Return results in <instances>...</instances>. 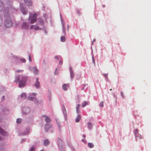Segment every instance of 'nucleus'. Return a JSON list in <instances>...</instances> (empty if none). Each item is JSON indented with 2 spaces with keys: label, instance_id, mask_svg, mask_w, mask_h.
<instances>
[{
  "label": "nucleus",
  "instance_id": "1",
  "mask_svg": "<svg viewBox=\"0 0 151 151\" xmlns=\"http://www.w3.org/2000/svg\"><path fill=\"white\" fill-rule=\"evenodd\" d=\"M27 79V77L25 76H17L16 77L15 82H17L19 80V86L21 88L24 87L25 85Z\"/></svg>",
  "mask_w": 151,
  "mask_h": 151
},
{
  "label": "nucleus",
  "instance_id": "2",
  "mask_svg": "<svg viewBox=\"0 0 151 151\" xmlns=\"http://www.w3.org/2000/svg\"><path fill=\"white\" fill-rule=\"evenodd\" d=\"M37 16V14L35 13H34L33 14L30 15L29 20L30 21L31 24H33L36 21Z\"/></svg>",
  "mask_w": 151,
  "mask_h": 151
},
{
  "label": "nucleus",
  "instance_id": "3",
  "mask_svg": "<svg viewBox=\"0 0 151 151\" xmlns=\"http://www.w3.org/2000/svg\"><path fill=\"white\" fill-rule=\"evenodd\" d=\"M4 25L7 27H9L11 26L12 25V22H11L10 19L6 20L5 21Z\"/></svg>",
  "mask_w": 151,
  "mask_h": 151
},
{
  "label": "nucleus",
  "instance_id": "4",
  "mask_svg": "<svg viewBox=\"0 0 151 151\" xmlns=\"http://www.w3.org/2000/svg\"><path fill=\"white\" fill-rule=\"evenodd\" d=\"M134 133L137 140L142 138V136L138 133V130L137 129H135Z\"/></svg>",
  "mask_w": 151,
  "mask_h": 151
},
{
  "label": "nucleus",
  "instance_id": "5",
  "mask_svg": "<svg viewBox=\"0 0 151 151\" xmlns=\"http://www.w3.org/2000/svg\"><path fill=\"white\" fill-rule=\"evenodd\" d=\"M21 8V10L22 13L24 14H26L27 12V10L26 8L24 6H22V4L20 5Z\"/></svg>",
  "mask_w": 151,
  "mask_h": 151
},
{
  "label": "nucleus",
  "instance_id": "6",
  "mask_svg": "<svg viewBox=\"0 0 151 151\" xmlns=\"http://www.w3.org/2000/svg\"><path fill=\"white\" fill-rule=\"evenodd\" d=\"M30 112V109L28 107L24 108L23 109V113L24 114H26Z\"/></svg>",
  "mask_w": 151,
  "mask_h": 151
},
{
  "label": "nucleus",
  "instance_id": "7",
  "mask_svg": "<svg viewBox=\"0 0 151 151\" xmlns=\"http://www.w3.org/2000/svg\"><path fill=\"white\" fill-rule=\"evenodd\" d=\"M25 4L27 6H29L32 5V3L30 0H24Z\"/></svg>",
  "mask_w": 151,
  "mask_h": 151
},
{
  "label": "nucleus",
  "instance_id": "8",
  "mask_svg": "<svg viewBox=\"0 0 151 151\" xmlns=\"http://www.w3.org/2000/svg\"><path fill=\"white\" fill-rule=\"evenodd\" d=\"M30 29H34L35 30H38L40 29L39 27L37 25H32L30 27Z\"/></svg>",
  "mask_w": 151,
  "mask_h": 151
},
{
  "label": "nucleus",
  "instance_id": "9",
  "mask_svg": "<svg viewBox=\"0 0 151 151\" xmlns=\"http://www.w3.org/2000/svg\"><path fill=\"white\" fill-rule=\"evenodd\" d=\"M28 25L26 23H24L22 25V28L24 29H27L28 28Z\"/></svg>",
  "mask_w": 151,
  "mask_h": 151
},
{
  "label": "nucleus",
  "instance_id": "10",
  "mask_svg": "<svg viewBox=\"0 0 151 151\" xmlns=\"http://www.w3.org/2000/svg\"><path fill=\"white\" fill-rule=\"evenodd\" d=\"M42 116L43 117H45V120L46 122H49L51 121V119L48 116H46L45 115H43Z\"/></svg>",
  "mask_w": 151,
  "mask_h": 151
},
{
  "label": "nucleus",
  "instance_id": "11",
  "mask_svg": "<svg viewBox=\"0 0 151 151\" xmlns=\"http://www.w3.org/2000/svg\"><path fill=\"white\" fill-rule=\"evenodd\" d=\"M27 99L28 100L30 101H33L34 102H35V101H36V99L35 97H33L30 96L28 97H27Z\"/></svg>",
  "mask_w": 151,
  "mask_h": 151
},
{
  "label": "nucleus",
  "instance_id": "12",
  "mask_svg": "<svg viewBox=\"0 0 151 151\" xmlns=\"http://www.w3.org/2000/svg\"><path fill=\"white\" fill-rule=\"evenodd\" d=\"M69 87L68 85L66 84H63L62 86L63 89V90L65 91H66L67 90V88H68Z\"/></svg>",
  "mask_w": 151,
  "mask_h": 151
},
{
  "label": "nucleus",
  "instance_id": "13",
  "mask_svg": "<svg viewBox=\"0 0 151 151\" xmlns=\"http://www.w3.org/2000/svg\"><path fill=\"white\" fill-rule=\"evenodd\" d=\"M35 86L37 88H38L40 86V83L38 81V78H36V81L35 84Z\"/></svg>",
  "mask_w": 151,
  "mask_h": 151
},
{
  "label": "nucleus",
  "instance_id": "14",
  "mask_svg": "<svg viewBox=\"0 0 151 151\" xmlns=\"http://www.w3.org/2000/svg\"><path fill=\"white\" fill-rule=\"evenodd\" d=\"M51 127V126L50 125L48 124H46L45 125V131L47 132L48 131V130L47 129L50 128Z\"/></svg>",
  "mask_w": 151,
  "mask_h": 151
},
{
  "label": "nucleus",
  "instance_id": "15",
  "mask_svg": "<svg viewBox=\"0 0 151 151\" xmlns=\"http://www.w3.org/2000/svg\"><path fill=\"white\" fill-rule=\"evenodd\" d=\"M70 76L71 78H73L74 76V73L71 67L70 68Z\"/></svg>",
  "mask_w": 151,
  "mask_h": 151
},
{
  "label": "nucleus",
  "instance_id": "16",
  "mask_svg": "<svg viewBox=\"0 0 151 151\" xmlns=\"http://www.w3.org/2000/svg\"><path fill=\"white\" fill-rule=\"evenodd\" d=\"M81 119V116L80 115H78L75 120L76 122H79L80 119Z\"/></svg>",
  "mask_w": 151,
  "mask_h": 151
},
{
  "label": "nucleus",
  "instance_id": "17",
  "mask_svg": "<svg viewBox=\"0 0 151 151\" xmlns=\"http://www.w3.org/2000/svg\"><path fill=\"white\" fill-rule=\"evenodd\" d=\"M44 143L45 145H47L49 144L50 142L48 140L46 139L44 141Z\"/></svg>",
  "mask_w": 151,
  "mask_h": 151
},
{
  "label": "nucleus",
  "instance_id": "18",
  "mask_svg": "<svg viewBox=\"0 0 151 151\" xmlns=\"http://www.w3.org/2000/svg\"><path fill=\"white\" fill-rule=\"evenodd\" d=\"M88 146L90 148H92L94 146L93 144L91 143H88Z\"/></svg>",
  "mask_w": 151,
  "mask_h": 151
},
{
  "label": "nucleus",
  "instance_id": "19",
  "mask_svg": "<svg viewBox=\"0 0 151 151\" xmlns=\"http://www.w3.org/2000/svg\"><path fill=\"white\" fill-rule=\"evenodd\" d=\"M21 96L22 99H24L26 97V94L25 93H22L21 95Z\"/></svg>",
  "mask_w": 151,
  "mask_h": 151
},
{
  "label": "nucleus",
  "instance_id": "20",
  "mask_svg": "<svg viewBox=\"0 0 151 151\" xmlns=\"http://www.w3.org/2000/svg\"><path fill=\"white\" fill-rule=\"evenodd\" d=\"M33 69L34 73L35 74H37L38 72V70L37 68L35 67H34Z\"/></svg>",
  "mask_w": 151,
  "mask_h": 151
},
{
  "label": "nucleus",
  "instance_id": "21",
  "mask_svg": "<svg viewBox=\"0 0 151 151\" xmlns=\"http://www.w3.org/2000/svg\"><path fill=\"white\" fill-rule=\"evenodd\" d=\"M5 132L0 127V134L4 135V133Z\"/></svg>",
  "mask_w": 151,
  "mask_h": 151
},
{
  "label": "nucleus",
  "instance_id": "22",
  "mask_svg": "<svg viewBox=\"0 0 151 151\" xmlns=\"http://www.w3.org/2000/svg\"><path fill=\"white\" fill-rule=\"evenodd\" d=\"M36 148L34 146H32L29 150V151H35Z\"/></svg>",
  "mask_w": 151,
  "mask_h": 151
},
{
  "label": "nucleus",
  "instance_id": "23",
  "mask_svg": "<svg viewBox=\"0 0 151 151\" xmlns=\"http://www.w3.org/2000/svg\"><path fill=\"white\" fill-rule=\"evenodd\" d=\"M60 40L61 42H64L65 40V38L64 37L62 36L61 37Z\"/></svg>",
  "mask_w": 151,
  "mask_h": 151
},
{
  "label": "nucleus",
  "instance_id": "24",
  "mask_svg": "<svg viewBox=\"0 0 151 151\" xmlns=\"http://www.w3.org/2000/svg\"><path fill=\"white\" fill-rule=\"evenodd\" d=\"M87 102L86 101L83 102L82 105V107H84L87 104Z\"/></svg>",
  "mask_w": 151,
  "mask_h": 151
},
{
  "label": "nucleus",
  "instance_id": "25",
  "mask_svg": "<svg viewBox=\"0 0 151 151\" xmlns=\"http://www.w3.org/2000/svg\"><path fill=\"white\" fill-rule=\"evenodd\" d=\"M88 127L89 129H91L92 127V125L90 123H88Z\"/></svg>",
  "mask_w": 151,
  "mask_h": 151
},
{
  "label": "nucleus",
  "instance_id": "26",
  "mask_svg": "<svg viewBox=\"0 0 151 151\" xmlns=\"http://www.w3.org/2000/svg\"><path fill=\"white\" fill-rule=\"evenodd\" d=\"M22 121V119H18L17 120L16 122L17 123L19 124Z\"/></svg>",
  "mask_w": 151,
  "mask_h": 151
},
{
  "label": "nucleus",
  "instance_id": "27",
  "mask_svg": "<svg viewBox=\"0 0 151 151\" xmlns=\"http://www.w3.org/2000/svg\"><path fill=\"white\" fill-rule=\"evenodd\" d=\"M80 106H81L80 104H78L77 105V106L76 109V111L78 113V110L79 109V108L80 107Z\"/></svg>",
  "mask_w": 151,
  "mask_h": 151
},
{
  "label": "nucleus",
  "instance_id": "28",
  "mask_svg": "<svg viewBox=\"0 0 151 151\" xmlns=\"http://www.w3.org/2000/svg\"><path fill=\"white\" fill-rule=\"evenodd\" d=\"M3 8V4L2 2H0V11H1Z\"/></svg>",
  "mask_w": 151,
  "mask_h": 151
},
{
  "label": "nucleus",
  "instance_id": "29",
  "mask_svg": "<svg viewBox=\"0 0 151 151\" xmlns=\"http://www.w3.org/2000/svg\"><path fill=\"white\" fill-rule=\"evenodd\" d=\"M39 22L41 24L43 25L44 23V21L42 19H41L40 20Z\"/></svg>",
  "mask_w": 151,
  "mask_h": 151
},
{
  "label": "nucleus",
  "instance_id": "30",
  "mask_svg": "<svg viewBox=\"0 0 151 151\" xmlns=\"http://www.w3.org/2000/svg\"><path fill=\"white\" fill-rule=\"evenodd\" d=\"M103 104L104 102L103 101H101L99 104L100 106L101 107H103L104 106Z\"/></svg>",
  "mask_w": 151,
  "mask_h": 151
},
{
  "label": "nucleus",
  "instance_id": "31",
  "mask_svg": "<svg viewBox=\"0 0 151 151\" xmlns=\"http://www.w3.org/2000/svg\"><path fill=\"white\" fill-rule=\"evenodd\" d=\"M2 18L0 17V26H1L2 24Z\"/></svg>",
  "mask_w": 151,
  "mask_h": 151
},
{
  "label": "nucleus",
  "instance_id": "32",
  "mask_svg": "<svg viewBox=\"0 0 151 151\" xmlns=\"http://www.w3.org/2000/svg\"><path fill=\"white\" fill-rule=\"evenodd\" d=\"M20 60L22 62L24 63L26 62V60L24 58L21 59Z\"/></svg>",
  "mask_w": 151,
  "mask_h": 151
},
{
  "label": "nucleus",
  "instance_id": "33",
  "mask_svg": "<svg viewBox=\"0 0 151 151\" xmlns=\"http://www.w3.org/2000/svg\"><path fill=\"white\" fill-rule=\"evenodd\" d=\"M63 31L64 33H65V27L63 24Z\"/></svg>",
  "mask_w": 151,
  "mask_h": 151
},
{
  "label": "nucleus",
  "instance_id": "34",
  "mask_svg": "<svg viewBox=\"0 0 151 151\" xmlns=\"http://www.w3.org/2000/svg\"><path fill=\"white\" fill-rule=\"evenodd\" d=\"M121 94L123 98L124 97V94L123 92L122 91L121 92Z\"/></svg>",
  "mask_w": 151,
  "mask_h": 151
},
{
  "label": "nucleus",
  "instance_id": "35",
  "mask_svg": "<svg viewBox=\"0 0 151 151\" xmlns=\"http://www.w3.org/2000/svg\"><path fill=\"white\" fill-rule=\"evenodd\" d=\"M57 124H58V125L59 127V129H60V123H59L57 122Z\"/></svg>",
  "mask_w": 151,
  "mask_h": 151
},
{
  "label": "nucleus",
  "instance_id": "36",
  "mask_svg": "<svg viewBox=\"0 0 151 151\" xmlns=\"http://www.w3.org/2000/svg\"><path fill=\"white\" fill-rule=\"evenodd\" d=\"M29 60L30 61V62H31V56H30V55H29Z\"/></svg>",
  "mask_w": 151,
  "mask_h": 151
},
{
  "label": "nucleus",
  "instance_id": "37",
  "mask_svg": "<svg viewBox=\"0 0 151 151\" xmlns=\"http://www.w3.org/2000/svg\"><path fill=\"white\" fill-rule=\"evenodd\" d=\"M29 129H27V133H26L24 134L25 135L27 134L29 132Z\"/></svg>",
  "mask_w": 151,
  "mask_h": 151
},
{
  "label": "nucleus",
  "instance_id": "38",
  "mask_svg": "<svg viewBox=\"0 0 151 151\" xmlns=\"http://www.w3.org/2000/svg\"><path fill=\"white\" fill-rule=\"evenodd\" d=\"M37 95V94L36 93H32V95L34 96H36Z\"/></svg>",
  "mask_w": 151,
  "mask_h": 151
},
{
  "label": "nucleus",
  "instance_id": "39",
  "mask_svg": "<svg viewBox=\"0 0 151 151\" xmlns=\"http://www.w3.org/2000/svg\"><path fill=\"white\" fill-rule=\"evenodd\" d=\"M55 58L56 59H57V60L58 59V57L57 56H55Z\"/></svg>",
  "mask_w": 151,
  "mask_h": 151
},
{
  "label": "nucleus",
  "instance_id": "40",
  "mask_svg": "<svg viewBox=\"0 0 151 151\" xmlns=\"http://www.w3.org/2000/svg\"><path fill=\"white\" fill-rule=\"evenodd\" d=\"M62 62L61 61H60L59 62V64L60 65H62Z\"/></svg>",
  "mask_w": 151,
  "mask_h": 151
},
{
  "label": "nucleus",
  "instance_id": "41",
  "mask_svg": "<svg viewBox=\"0 0 151 151\" xmlns=\"http://www.w3.org/2000/svg\"><path fill=\"white\" fill-rule=\"evenodd\" d=\"M58 142H60V141H61V140L60 139H58Z\"/></svg>",
  "mask_w": 151,
  "mask_h": 151
},
{
  "label": "nucleus",
  "instance_id": "42",
  "mask_svg": "<svg viewBox=\"0 0 151 151\" xmlns=\"http://www.w3.org/2000/svg\"><path fill=\"white\" fill-rule=\"evenodd\" d=\"M93 61L94 63V64H95V62H94V59H93Z\"/></svg>",
  "mask_w": 151,
  "mask_h": 151
},
{
  "label": "nucleus",
  "instance_id": "43",
  "mask_svg": "<svg viewBox=\"0 0 151 151\" xmlns=\"http://www.w3.org/2000/svg\"><path fill=\"white\" fill-rule=\"evenodd\" d=\"M96 41V39H94L93 40V42H94Z\"/></svg>",
  "mask_w": 151,
  "mask_h": 151
},
{
  "label": "nucleus",
  "instance_id": "44",
  "mask_svg": "<svg viewBox=\"0 0 151 151\" xmlns=\"http://www.w3.org/2000/svg\"><path fill=\"white\" fill-rule=\"evenodd\" d=\"M83 137L84 138H85V135H83Z\"/></svg>",
  "mask_w": 151,
  "mask_h": 151
},
{
  "label": "nucleus",
  "instance_id": "45",
  "mask_svg": "<svg viewBox=\"0 0 151 151\" xmlns=\"http://www.w3.org/2000/svg\"><path fill=\"white\" fill-rule=\"evenodd\" d=\"M82 141H83V142H84V139H82Z\"/></svg>",
  "mask_w": 151,
  "mask_h": 151
},
{
  "label": "nucleus",
  "instance_id": "46",
  "mask_svg": "<svg viewBox=\"0 0 151 151\" xmlns=\"http://www.w3.org/2000/svg\"><path fill=\"white\" fill-rule=\"evenodd\" d=\"M107 75H106L105 76V77H107Z\"/></svg>",
  "mask_w": 151,
  "mask_h": 151
},
{
  "label": "nucleus",
  "instance_id": "47",
  "mask_svg": "<svg viewBox=\"0 0 151 151\" xmlns=\"http://www.w3.org/2000/svg\"><path fill=\"white\" fill-rule=\"evenodd\" d=\"M4 97H4V96H3V98L4 99Z\"/></svg>",
  "mask_w": 151,
  "mask_h": 151
},
{
  "label": "nucleus",
  "instance_id": "48",
  "mask_svg": "<svg viewBox=\"0 0 151 151\" xmlns=\"http://www.w3.org/2000/svg\"><path fill=\"white\" fill-rule=\"evenodd\" d=\"M40 151H44L43 150H41Z\"/></svg>",
  "mask_w": 151,
  "mask_h": 151
},
{
  "label": "nucleus",
  "instance_id": "49",
  "mask_svg": "<svg viewBox=\"0 0 151 151\" xmlns=\"http://www.w3.org/2000/svg\"><path fill=\"white\" fill-rule=\"evenodd\" d=\"M63 113H64V114H65V112L64 111H63Z\"/></svg>",
  "mask_w": 151,
  "mask_h": 151
},
{
  "label": "nucleus",
  "instance_id": "50",
  "mask_svg": "<svg viewBox=\"0 0 151 151\" xmlns=\"http://www.w3.org/2000/svg\"><path fill=\"white\" fill-rule=\"evenodd\" d=\"M83 89H84V88H82V90H83Z\"/></svg>",
  "mask_w": 151,
  "mask_h": 151
},
{
  "label": "nucleus",
  "instance_id": "51",
  "mask_svg": "<svg viewBox=\"0 0 151 151\" xmlns=\"http://www.w3.org/2000/svg\"><path fill=\"white\" fill-rule=\"evenodd\" d=\"M111 90H112V89H110V91H111Z\"/></svg>",
  "mask_w": 151,
  "mask_h": 151
},
{
  "label": "nucleus",
  "instance_id": "52",
  "mask_svg": "<svg viewBox=\"0 0 151 151\" xmlns=\"http://www.w3.org/2000/svg\"><path fill=\"white\" fill-rule=\"evenodd\" d=\"M1 139V137L0 136V139Z\"/></svg>",
  "mask_w": 151,
  "mask_h": 151
}]
</instances>
